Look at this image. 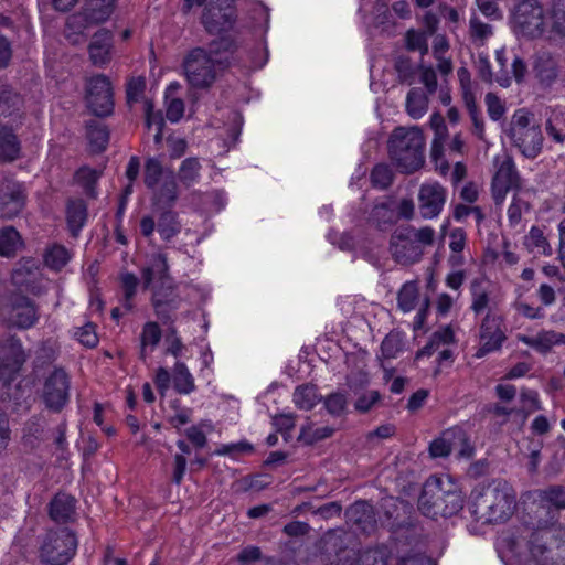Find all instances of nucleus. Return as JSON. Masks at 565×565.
Segmentation results:
<instances>
[{"mask_svg":"<svg viewBox=\"0 0 565 565\" xmlns=\"http://www.w3.org/2000/svg\"><path fill=\"white\" fill-rule=\"evenodd\" d=\"M514 507L515 494L503 480H493L486 486H479L471 493V513L484 523L507 521L512 515Z\"/></svg>","mask_w":565,"mask_h":565,"instance_id":"1","label":"nucleus"},{"mask_svg":"<svg viewBox=\"0 0 565 565\" xmlns=\"http://www.w3.org/2000/svg\"><path fill=\"white\" fill-rule=\"evenodd\" d=\"M462 493L448 475L430 477L418 500L422 513L433 519L438 514L451 516L462 509Z\"/></svg>","mask_w":565,"mask_h":565,"instance_id":"2","label":"nucleus"},{"mask_svg":"<svg viewBox=\"0 0 565 565\" xmlns=\"http://www.w3.org/2000/svg\"><path fill=\"white\" fill-rule=\"evenodd\" d=\"M228 65L227 54L211 45L207 50L195 47L183 61V74L192 88L211 87L223 70Z\"/></svg>","mask_w":565,"mask_h":565,"instance_id":"3","label":"nucleus"},{"mask_svg":"<svg viewBox=\"0 0 565 565\" xmlns=\"http://www.w3.org/2000/svg\"><path fill=\"white\" fill-rule=\"evenodd\" d=\"M425 138L417 127H397L388 140V152L396 168L404 173H412L424 164Z\"/></svg>","mask_w":565,"mask_h":565,"instance_id":"4","label":"nucleus"},{"mask_svg":"<svg viewBox=\"0 0 565 565\" xmlns=\"http://www.w3.org/2000/svg\"><path fill=\"white\" fill-rule=\"evenodd\" d=\"M508 136L513 146L526 158L534 159L542 151V130L539 125L533 122V115L525 108L514 111Z\"/></svg>","mask_w":565,"mask_h":565,"instance_id":"5","label":"nucleus"},{"mask_svg":"<svg viewBox=\"0 0 565 565\" xmlns=\"http://www.w3.org/2000/svg\"><path fill=\"white\" fill-rule=\"evenodd\" d=\"M550 26V14L536 0H522L512 11L511 28L519 36L537 38Z\"/></svg>","mask_w":565,"mask_h":565,"instance_id":"6","label":"nucleus"},{"mask_svg":"<svg viewBox=\"0 0 565 565\" xmlns=\"http://www.w3.org/2000/svg\"><path fill=\"white\" fill-rule=\"evenodd\" d=\"M115 0H87L83 12L67 19L65 34L73 44L85 41L84 30L88 24L103 23L114 11Z\"/></svg>","mask_w":565,"mask_h":565,"instance_id":"7","label":"nucleus"},{"mask_svg":"<svg viewBox=\"0 0 565 565\" xmlns=\"http://www.w3.org/2000/svg\"><path fill=\"white\" fill-rule=\"evenodd\" d=\"M76 548L77 539L74 533L66 529L50 531L41 543L40 557L47 564L65 565L73 558Z\"/></svg>","mask_w":565,"mask_h":565,"instance_id":"8","label":"nucleus"},{"mask_svg":"<svg viewBox=\"0 0 565 565\" xmlns=\"http://www.w3.org/2000/svg\"><path fill=\"white\" fill-rule=\"evenodd\" d=\"M507 340L504 318L495 312H488L479 328L478 347L473 356L482 359L502 349Z\"/></svg>","mask_w":565,"mask_h":565,"instance_id":"9","label":"nucleus"},{"mask_svg":"<svg viewBox=\"0 0 565 565\" xmlns=\"http://www.w3.org/2000/svg\"><path fill=\"white\" fill-rule=\"evenodd\" d=\"M71 381L63 369H54L43 382L41 401L54 413L61 412L70 399Z\"/></svg>","mask_w":565,"mask_h":565,"instance_id":"10","label":"nucleus"},{"mask_svg":"<svg viewBox=\"0 0 565 565\" xmlns=\"http://www.w3.org/2000/svg\"><path fill=\"white\" fill-rule=\"evenodd\" d=\"M0 320L18 328L26 329L38 320L34 305L24 296L13 295L0 308Z\"/></svg>","mask_w":565,"mask_h":565,"instance_id":"11","label":"nucleus"},{"mask_svg":"<svg viewBox=\"0 0 565 565\" xmlns=\"http://www.w3.org/2000/svg\"><path fill=\"white\" fill-rule=\"evenodd\" d=\"M167 258L162 254H154L150 257L141 275L145 288L153 290L152 303L159 308L166 300L161 297L159 287L171 289V280L168 274Z\"/></svg>","mask_w":565,"mask_h":565,"instance_id":"12","label":"nucleus"},{"mask_svg":"<svg viewBox=\"0 0 565 565\" xmlns=\"http://www.w3.org/2000/svg\"><path fill=\"white\" fill-rule=\"evenodd\" d=\"M87 107L96 116H107L113 111L111 84L105 75L90 77L86 84L85 95Z\"/></svg>","mask_w":565,"mask_h":565,"instance_id":"13","label":"nucleus"},{"mask_svg":"<svg viewBox=\"0 0 565 565\" xmlns=\"http://www.w3.org/2000/svg\"><path fill=\"white\" fill-rule=\"evenodd\" d=\"M451 451H458L461 457H471L472 448L468 443L466 431L460 427L445 430L429 445V454L434 458L446 457Z\"/></svg>","mask_w":565,"mask_h":565,"instance_id":"14","label":"nucleus"},{"mask_svg":"<svg viewBox=\"0 0 565 565\" xmlns=\"http://www.w3.org/2000/svg\"><path fill=\"white\" fill-rule=\"evenodd\" d=\"M24 361L25 354L19 340L8 338L0 341V382L3 385L10 384Z\"/></svg>","mask_w":565,"mask_h":565,"instance_id":"15","label":"nucleus"},{"mask_svg":"<svg viewBox=\"0 0 565 565\" xmlns=\"http://www.w3.org/2000/svg\"><path fill=\"white\" fill-rule=\"evenodd\" d=\"M234 17V0H210L202 22L210 33H221L232 26Z\"/></svg>","mask_w":565,"mask_h":565,"instance_id":"16","label":"nucleus"},{"mask_svg":"<svg viewBox=\"0 0 565 565\" xmlns=\"http://www.w3.org/2000/svg\"><path fill=\"white\" fill-rule=\"evenodd\" d=\"M12 281L19 288H24L33 295L43 294L49 281L43 280L38 262L32 258H23L12 273Z\"/></svg>","mask_w":565,"mask_h":565,"instance_id":"17","label":"nucleus"},{"mask_svg":"<svg viewBox=\"0 0 565 565\" xmlns=\"http://www.w3.org/2000/svg\"><path fill=\"white\" fill-rule=\"evenodd\" d=\"M447 191L438 182H426L418 192V209L424 218L437 217L446 203Z\"/></svg>","mask_w":565,"mask_h":565,"instance_id":"18","label":"nucleus"},{"mask_svg":"<svg viewBox=\"0 0 565 565\" xmlns=\"http://www.w3.org/2000/svg\"><path fill=\"white\" fill-rule=\"evenodd\" d=\"M25 196L22 185L12 180L0 183V217L12 218L23 209Z\"/></svg>","mask_w":565,"mask_h":565,"instance_id":"19","label":"nucleus"},{"mask_svg":"<svg viewBox=\"0 0 565 565\" xmlns=\"http://www.w3.org/2000/svg\"><path fill=\"white\" fill-rule=\"evenodd\" d=\"M355 565H434L431 559L415 555L396 561L385 547L367 550L360 554Z\"/></svg>","mask_w":565,"mask_h":565,"instance_id":"20","label":"nucleus"},{"mask_svg":"<svg viewBox=\"0 0 565 565\" xmlns=\"http://www.w3.org/2000/svg\"><path fill=\"white\" fill-rule=\"evenodd\" d=\"M498 169L492 180V192L497 203L505 198L507 192L516 184L518 174L513 161L504 157L501 161L497 159Z\"/></svg>","mask_w":565,"mask_h":565,"instance_id":"21","label":"nucleus"},{"mask_svg":"<svg viewBox=\"0 0 565 565\" xmlns=\"http://www.w3.org/2000/svg\"><path fill=\"white\" fill-rule=\"evenodd\" d=\"M455 341V333L450 326L443 327L435 331L429 342L417 352L416 359L423 356H430L438 352V362L449 360L451 358V351L447 348Z\"/></svg>","mask_w":565,"mask_h":565,"instance_id":"22","label":"nucleus"},{"mask_svg":"<svg viewBox=\"0 0 565 565\" xmlns=\"http://www.w3.org/2000/svg\"><path fill=\"white\" fill-rule=\"evenodd\" d=\"M516 340L537 353L547 354L554 347L565 344V334L555 330L542 329L533 335L519 333Z\"/></svg>","mask_w":565,"mask_h":565,"instance_id":"23","label":"nucleus"},{"mask_svg":"<svg viewBox=\"0 0 565 565\" xmlns=\"http://www.w3.org/2000/svg\"><path fill=\"white\" fill-rule=\"evenodd\" d=\"M391 250L401 264H412L420 259L423 247L403 233H395L391 239Z\"/></svg>","mask_w":565,"mask_h":565,"instance_id":"24","label":"nucleus"},{"mask_svg":"<svg viewBox=\"0 0 565 565\" xmlns=\"http://www.w3.org/2000/svg\"><path fill=\"white\" fill-rule=\"evenodd\" d=\"M533 73L542 87H551L558 76L556 60L550 53H537L533 61Z\"/></svg>","mask_w":565,"mask_h":565,"instance_id":"25","label":"nucleus"},{"mask_svg":"<svg viewBox=\"0 0 565 565\" xmlns=\"http://www.w3.org/2000/svg\"><path fill=\"white\" fill-rule=\"evenodd\" d=\"M111 34L107 30L97 31L89 44V56L94 65L102 66L109 62Z\"/></svg>","mask_w":565,"mask_h":565,"instance_id":"26","label":"nucleus"},{"mask_svg":"<svg viewBox=\"0 0 565 565\" xmlns=\"http://www.w3.org/2000/svg\"><path fill=\"white\" fill-rule=\"evenodd\" d=\"M348 520L363 532H370L375 526L373 508L365 501L352 504L345 512Z\"/></svg>","mask_w":565,"mask_h":565,"instance_id":"27","label":"nucleus"},{"mask_svg":"<svg viewBox=\"0 0 565 565\" xmlns=\"http://www.w3.org/2000/svg\"><path fill=\"white\" fill-rule=\"evenodd\" d=\"M75 499L66 493L56 494L50 503V516L60 523L73 520L75 515Z\"/></svg>","mask_w":565,"mask_h":565,"instance_id":"28","label":"nucleus"},{"mask_svg":"<svg viewBox=\"0 0 565 565\" xmlns=\"http://www.w3.org/2000/svg\"><path fill=\"white\" fill-rule=\"evenodd\" d=\"M173 387L179 394H191L195 390L194 377L188 366L177 361L172 370Z\"/></svg>","mask_w":565,"mask_h":565,"instance_id":"29","label":"nucleus"},{"mask_svg":"<svg viewBox=\"0 0 565 565\" xmlns=\"http://www.w3.org/2000/svg\"><path fill=\"white\" fill-rule=\"evenodd\" d=\"M66 217L70 231L76 236L87 218V207L84 201L71 200L67 204Z\"/></svg>","mask_w":565,"mask_h":565,"instance_id":"30","label":"nucleus"},{"mask_svg":"<svg viewBox=\"0 0 565 565\" xmlns=\"http://www.w3.org/2000/svg\"><path fill=\"white\" fill-rule=\"evenodd\" d=\"M20 154V142L12 128H0V158L7 161L15 160Z\"/></svg>","mask_w":565,"mask_h":565,"instance_id":"31","label":"nucleus"},{"mask_svg":"<svg viewBox=\"0 0 565 565\" xmlns=\"http://www.w3.org/2000/svg\"><path fill=\"white\" fill-rule=\"evenodd\" d=\"M86 132L92 151L99 152L105 150L109 140V134L102 121L90 120L86 126Z\"/></svg>","mask_w":565,"mask_h":565,"instance_id":"32","label":"nucleus"},{"mask_svg":"<svg viewBox=\"0 0 565 565\" xmlns=\"http://www.w3.org/2000/svg\"><path fill=\"white\" fill-rule=\"evenodd\" d=\"M161 339V329L157 322H147L140 335V354L142 359L151 353Z\"/></svg>","mask_w":565,"mask_h":565,"instance_id":"33","label":"nucleus"},{"mask_svg":"<svg viewBox=\"0 0 565 565\" xmlns=\"http://www.w3.org/2000/svg\"><path fill=\"white\" fill-rule=\"evenodd\" d=\"M21 105L20 97L14 94L8 86L0 87V118L14 116L13 120L20 119L18 114Z\"/></svg>","mask_w":565,"mask_h":565,"instance_id":"34","label":"nucleus"},{"mask_svg":"<svg viewBox=\"0 0 565 565\" xmlns=\"http://www.w3.org/2000/svg\"><path fill=\"white\" fill-rule=\"evenodd\" d=\"M524 245L534 255H552L553 250L541 228L533 226L524 237Z\"/></svg>","mask_w":565,"mask_h":565,"instance_id":"35","label":"nucleus"},{"mask_svg":"<svg viewBox=\"0 0 565 565\" xmlns=\"http://www.w3.org/2000/svg\"><path fill=\"white\" fill-rule=\"evenodd\" d=\"M428 109V97L418 88H413L408 92L406 97V111L414 118H422Z\"/></svg>","mask_w":565,"mask_h":565,"instance_id":"36","label":"nucleus"},{"mask_svg":"<svg viewBox=\"0 0 565 565\" xmlns=\"http://www.w3.org/2000/svg\"><path fill=\"white\" fill-rule=\"evenodd\" d=\"M158 203L171 205L178 198V185L173 173L169 171L159 185L152 190Z\"/></svg>","mask_w":565,"mask_h":565,"instance_id":"37","label":"nucleus"},{"mask_svg":"<svg viewBox=\"0 0 565 565\" xmlns=\"http://www.w3.org/2000/svg\"><path fill=\"white\" fill-rule=\"evenodd\" d=\"M320 402V395L315 385L298 386L294 392V403L300 409L309 411Z\"/></svg>","mask_w":565,"mask_h":565,"instance_id":"38","label":"nucleus"},{"mask_svg":"<svg viewBox=\"0 0 565 565\" xmlns=\"http://www.w3.org/2000/svg\"><path fill=\"white\" fill-rule=\"evenodd\" d=\"M22 246V239L15 228L8 226L0 231V255L12 257Z\"/></svg>","mask_w":565,"mask_h":565,"instance_id":"39","label":"nucleus"},{"mask_svg":"<svg viewBox=\"0 0 565 565\" xmlns=\"http://www.w3.org/2000/svg\"><path fill=\"white\" fill-rule=\"evenodd\" d=\"M43 259L49 268L60 270L68 263L71 254L63 245L54 244L47 247Z\"/></svg>","mask_w":565,"mask_h":565,"instance_id":"40","label":"nucleus"},{"mask_svg":"<svg viewBox=\"0 0 565 565\" xmlns=\"http://www.w3.org/2000/svg\"><path fill=\"white\" fill-rule=\"evenodd\" d=\"M546 131L556 142L565 140V109L555 108L551 111L546 121Z\"/></svg>","mask_w":565,"mask_h":565,"instance_id":"41","label":"nucleus"},{"mask_svg":"<svg viewBox=\"0 0 565 565\" xmlns=\"http://www.w3.org/2000/svg\"><path fill=\"white\" fill-rule=\"evenodd\" d=\"M334 429L330 426L316 427L311 422L301 427L298 439L306 445H312L330 437Z\"/></svg>","mask_w":565,"mask_h":565,"instance_id":"42","label":"nucleus"},{"mask_svg":"<svg viewBox=\"0 0 565 565\" xmlns=\"http://www.w3.org/2000/svg\"><path fill=\"white\" fill-rule=\"evenodd\" d=\"M157 230L161 238L164 241H170L174 237L181 231V225L178 221L177 214L171 211L161 213L158 220Z\"/></svg>","mask_w":565,"mask_h":565,"instance_id":"43","label":"nucleus"},{"mask_svg":"<svg viewBox=\"0 0 565 565\" xmlns=\"http://www.w3.org/2000/svg\"><path fill=\"white\" fill-rule=\"evenodd\" d=\"M519 403L520 406L515 409L518 414L522 415V422H525L530 414L542 408L539 393L533 390H522L520 393Z\"/></svg>","mask_w":565,"mask_h":565,"instance_id":"44","label":"nucleus"},{"mask_svg":"<svg viewBox=\"0 0 565 565\" xmlns=\"http://www.w3.org/2000/svg\"><path fill=\"white\" fill-rule=\"evenodd\" d=\"M201 164L198 158H186L179 168V179L185 186H191L200 179Z\"/></svg>","mask_w":565,"mask_h":565,"instance_id":"45","label":"nucleus"},{"mask_svg":"<svg viewBox=\"0 0 565 565\" xmlns=\"http://www.w3.org/2000/svg\"><path fill=\"white\" fill-rule=\"evenodd\" d=\"M404 350L403 337L399 332H390L381 344V356L383 359H395Z\"/></svg>","mask_w":565,"mask_h":565,"instance_id":"46","label":"nucleus"},{"mask_svg":"<svg viewBox=\"0 0 565 565\" xmlns=\"http://www.w3.org/2000/svg\"><path fill=\"white\" fill-rule=\"evenodd\" d=\"M167 174L163 172L161 162L157 158H149L145 164V183L153 190L164 179Z\"/></svg>","mask_w":565,"mask_h":565,"instance_id":"47","label":"nucleus"},{"mask_svg":"<svg viewBox=\"0 0 565 565\" xmlns=\"http://www.w3.org/2000/svg\"><path fill=\"white\" fill-rule=\"evenodd\" d=\"M418 299V288L417 285L413 281L406 282L403 285L402 289L398 292V307L404 312L412 311Z\"/></svg>","mask_w":565,"mask_h":565,"instance_id":"48","label":"nucleus"},{"mask_svg":"<svg viewBox=\"0 0 565 565\" xmlns=\"http://www.w3.org/2000/svg\"><path fill=\"white\" fill-rule=\"evenodd\" d=\"M213 430V424L210 420H203L198 425L191 426L185 435L196 447H204L206 444V434Z\"/></svg>","mask_w":565,"mask_h":565,"instance_id":"49","label":"nucleus"},{"mask_svg":"<svg viewBox=\"0 0 565 565\" xmlns=\"http://www.w3.org/2000/svg\"><path fill=\"white\" fill-rule=\"evenodd\" d=\"M99 178V173L92 168L83 167L75 173V181L88 195H94V186Z\"/></svg>","mask_w":565,"mask_h":565,"instance_id":"50","label":"nucleus"},{"mask_svg":"<svg viewBox=\"0 0 565 565\" xmlns=\"http://www.w3.org/2000/svg\"><path fill=\"white\" fill-rule=\"evenodd\" d=\"M466 246V233L462 228H455L449 235V247L452 252L450 262L455 265L462 263L461 256L458 254L463 250Z\"/></svg>","mask_w":565,"mask_h":565,"instance_id":"51","label":"nucleus"},{"mask_svg":"<svg viewBox=\"0 0 565 565\" xmlns=\"http://www.w3.org/2000/svg\"><path fill=\"white\" fill-rule=\"evenodd\" d=\"M540 498L554 508L565 509V488L562 486H553L541 491Z\"/></svg>","mask_w":565,"mask_h":565,"instance_id":"52","label":"nucleus"},{"mask_svg":"<svg viewBox=\"0 0 565 565\" xmlns=\"http://www.w3.org/2000/svg\"><path fill=\"white\" fill-rule=\"evenodd\" d=\"M462 99L467 107H472L475 103V93L472 88V82L470 72L466 67H460L457 71Z\"/></svg>","mask_w":565,"mask_h":565,"instance_id":"53","label":"nucleus"},{"mask_svg":"<svg viewBox=\"0 0 565 565\" xmlns=\"http://www.w3.org/2000/svg\"><path fill=\"white\" fill-rule=\"evenodd\" d=\"M428 33L422 31H407L405 36L407 49L426 54L428 52Z\"/></svg>","mask_w":565,"mask_h":565,"instance_id":"54","label":"nucleus"},{"mask_svg":"<svg viewBox=\"0 0 565 565\" xmlns=\"http://www.w3.org/2000/svg\"><path fill=\"white\" fill-rule=\"evenodd\" d=\"M470 35L473 41L483 42L492 35V28L481 21L479 17L472 14L469 21Z\"/></svg>","mask_w":565,"mask_h":565,"instance_id":"55","label":"nucleus"},{"mask_svg":"<svg viewBox=\"0 0 565 565\" xmlns=\"http://www.w3.org/2000/svg\"><path fill=\"white\" fill-rule=\"evenodd\" d=\"M146 125L148 129H154L156 143L162 140V128L164 125L163 118L160 113H154L150 103L146 104Z\"/></svg>","mask_w":565,"mask_h":565,"instance_id":"56","label":"nucleus"},{"mask_svg":"<svg viewBox=\"0 0 565 565\" xmlns=\"http://www.w3.org/2000/svg\"><path fill=\"white\" fill-rule=\"evenodd\" d=\"M138 286V278L130 273H125L121 275V287L125 295L124 306L127 310L132 309V298L136 295V289Z\"/></svg>","mask_w":565,"mask_h":565,"instance_id":"57","label":"nucleus"},{"mask_svg":"<svg viewBox=\"0 0 565 565\" xmlns=\"http://www.w3.org/2000/svg\"><path fill=\"white\" fill-rule=\"evenodd\" d=\"M550 18L552 28L565 33V0H553Z\"/></svg>","mask_w":565,"mask_h":565,"instance_id":"58","label":"nucleus"},{"mask_svg":"<svg viewBox=\"0 0 565 565\" xmlns=\"http://www.w3.org/2000/svg\"><path fill=\"white\" fill-rule=\"evenodd\" d=\"M529 210V204L520 196H514L508 207V220L511 226L515 227L521 223L522 214Z\"/></svg>","mask_w":565,"mask_h":565,"instance_id":"59","label":"nucleus"},{"mask_svg":"<svg viewBox=\"0 0 565 565\" xmlns=\"http://www.w3.org/2000/svg\"><path fill=\"white\" fill-rule=\"evenodd\" d=\"M393 173L388 166L377 164L371 173V180L374 186L385 189L392 183Z\"/></svg>","mask_w":565,"mask_h":565,"instance_id":"60","label":"nucleus"},{"mask_svg":"<svg viewBox=\"0 0 565 565\" xmlns=\"http://www.w3.org/2000/svg\"><path fill=\"white\" fill-rule=\"evenodd\" d=\"M74 335L83 345L87 348H94L98 343L95 326L90 322L85 323L81 328H77Z\"/></svg>","mask_w":565,"mask_h":565,"instance_id":"61","label":"nucleus"},{"mask_svg":"<svg viewBox=\"0 0 565 565\" xmlns=\"http://www.w3.org/2000/svg\"><path fill=\"white\" fill-rule=\"evenodd\" d=\"M381 398L377 391H367L362 393L355 401L354 407L361 413L370 411Z\"/></svg>","mask_w":565,"mask_h":565,"instance_id":"62","label":"nucleus"},{"mask_svg":"<svg viewBox=\"0 0 565 565\" xmlns=\"http://www.w3.org/2000/svg\"><path fill=\"white\" fill-rule=\"evenodd\" d=\"M489 117L492 120H499L504 111L505 107L498 96L492 93H488L484 98Z\"/></svg>","mask_w":565,"mask_h":565,"instance_id":"63","label":"nucleus"},{"mask_svg":"<svg viewBox=\"0 0 565 565\" xmlns=\"http://www.w3.org/2000/svg\"><path fill=\"white\" fill-rule=\"evenodd\" d=\"M324 405L330 414L340 415L347 406V398L343 394L334 393L327 397Z\"/></svg>","mask_w":565,"mask_h":565,"instance_id":"64","label":"nucleus"}]
</instances>
